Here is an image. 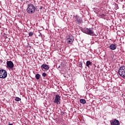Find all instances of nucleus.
Segmentation results:
<instances>
[{"mask_svg":"<svg viewBox=\"0 0 125 125\" xmlns=\"http://www.w3.org/2000/svg\"><path fill=\"white\" fill-rule=\"evenodd\" d=\"M26 11L28 14H34L36 11V6L32 3L28 4L27 5Z\"/></svg>","mask_w":125,"mask_h":125,"instance_id":"nucleus-1","label":"nucleus"},{"mask_svg":"<svg viewBox=\"0 0 125 125\" xmlns=\"http://www.w3.org/2000/svg\"><path fill=\"white\" fill-rule=\"evenodd\" d=\"M118 73L122 78H125V66H121Z\"/></svg>","mask_w":125,"mask_h":125,"instance_id":"nucleus-2","label":"nucleus"},{"mask_svg":"<svg viewBox=\"0 0 125 125\" xmlns=\"http://www.w3.org/2000/svg\"><path fill=\"white\" fill-rule=\"evenodd\" d=\"M93 28H86L84 29V32L85 33V34H86L87 35L93 36V35H94V31H93Z\"/></svg>","mask_w":125,"mask_h":125,"instance_id":"nucleus-3","label":"nucleus"},{"mask_svg":"<svg viewBox=\"0 0 125 125\" xmlns=\"http://www.w3.org/2000/svg\"><path fill=\"white\" fill-rule=\"evenodd\" d=\"M74 40V36L72 35H70L66 37V42L68 44H71L73 43Z\"/></svg>","mask_w":125,"mask_h":125,"instance_id":"nucleus-4","label":"nucleus"},{"mask_svg":"<svg viewBox=\"0 0 125 125\" xmlns=\"http://www.w3.org/2000/svg\"><path fill=\"white\" fill-rule=\"evenodd\" d=\"M7 77V72L3 69L0 70V79H5Z\"/></svg>","mask_w":125,"mask_h":125,"instance_id":"nucleus-5","label":"nucleus"},{"mask_svg":"<svg viewBox=\"0 0 125 125\" xmlns=\"http://www.w3.org/2000/svg\"><path fill=\"white\" fill-rule=\"evenodd\" d=\"M7 64V68L8 69H11V70H13L14 68V64L11 61H7L6 62Z\"/></svg>","mask_w":125,"mask_h":125,"instance_id":"nucleus-6","label":"nucleus"},{"mask_svg":"<svg viewBox=\"0 0 125 125\" xmlns=\"http://www.w3.org/2000/svg\"><path fill=\"white\" fill-rule=\"evenodd\" d=\"M74 17L75 18V21L77 24H82V23H83V18H82V17L78 15L74 16Z\"/></svg>","mask_w":125,"mask_h":125,"instance_id":"nucleus-7","label":"nucleus"},{"mask_svg":"<svg viewBox=\"0 0 125 125\" xmlns=\"http://www.w3.org/2000/svg\"><path fill=\"white\" fill-rule=\"evenodd\" d=\"M61 97H60L59 95H56L54 100V103H56L57 105H58V104H60V101L61 100Z\"/></svg>","mask_w":125,"mask_h":125,"instance_id":"nucleus-8","label":"nucleus"},{"mask_svg":"<svg viewBox=\"0 0 125 125\" xmlns=\"http://www.w3.org/2000/svg\"><path fill=\"white\" fill-rule=\"evenodd\" d=\"M110 123L111 125H120V121L117 119H113Z\"/></svg>","mask_w":125,"mask_h":125,"instance_id":"nucleus-9","label":"nucleus"},{"mask_svg":"<svg viewBox=\"0 0 125 125\" xmlns=\"http://www.w3.org/2000/svg\"><path fill=\"white\" fill-rule=\"evenodd\" d=\"M109 48L111 50H115L117 49V46L115 44H111L109 46Z\"/></svg>","mask_w":125,"mask_h":125,"instance_id":"nucleus-10","label":"nucleus"},{"mask_svg":"<svg viewBox=\"0 0 125 125\" xmlns=\"http://www.w3.org/2000/svg\"><path fill=\"white\" fill-rule=\"evenodd\" d=\"M41 68L44 69V70H49V66H48V65L47 64H42L41 66Z\"/></svg>","mask_w":125,"mask_h":125,"instance_id":"nucleus-11","label":"nucleus"},{"mask_svg":"<svg viewBox=\"0 0 125 125\" xmlns=\"http://www.w3.org/2000/svg\"><path fill=\"white\" fill-rule=\"evenodd\" d=\"M80 102L82 104H85V103H86V101L83 99H80Z\"/></svg>","mask_w":125,"mask_h":125,"instance_id":"nucleus-12","label":"nucleus"},{"mask_svg":"<svg viewBox=\"0 0 125 125\" xmlns=\"http://www.w3.org/2000/svg\"><path fill=\"white\" fill-rule=\"evenodd\" d=\"M91 62L89 61H88L86 62V66H87V67H89V65H91Z\"/></svg>","mask_w":125,"mask_h":125,"instance_id":"nucleus-13","label":"nucleus"},{"mask_svg":"<svg viewBox=\"0 0 125 125\" xmlns=\"http://www.w3.org/2000/svg\"><path fill=\"white\" fill-rule=\"evenodd\" d=\"M35 78L37 80H40V78H41V75H40V74H37L35 76Z\"/></svg>","mask_w":125,"mask_h":125,"instance_id":"nucleus-14","label":"nucleus"},{"mask_svg":"<svg viewBox=\"0 0 125 125\" xmlns=\"http://www.w3.org/2000/svg\"><path fill=\"white\" fill-rule=\"evenodd\" d=\"M15 101H17V102H19V101H21V98L19 97H16Z\"/></svg>","mask_w":125,"mask_h":125,"instance_id":"nucleus-15","label":"nucleus"},{"mask_svg":"<svg viewBox=\"0 0 125 125\" xmlns=\"http://www.w3.org/2000/svg\"><path fill=\"white\" fill-rule=\"evenodd\" d=\"M29 37H33V35H34V32H32V31H30L29 34Z\"/></svg>","mask_w":125,"mask_h":125,"instance_id":"nucleus-16","label":"nucleus"},{"mask_svg":"<svg viewBox=\"0 0 125 125\" xmlns=\"http://www.w3.org/2000/svg\"><path fill=\"white\" fill-rule=\"evenodd\" d=\"M79 65L80 68H83V62H79Z\"/></svg>","mask_w":125,"mask_h":125,"instance_id":"nucleus-17","label":"nucleus"},{"mask_svg":"<svg viewBox=\"0 0 125 125\" xmlns=\"http://www.w3.org/2000/svg\"><path fill=\"white\" fill-rule=\"evenodd\" d=\"M42 77H46V73H43L42 74Z\"/></svg>","mask_w":125,"mask_h":125,"instance_id":"nucleus-18","label":"nucleus"},{"mask_svg":"<svg viewBox=\"0 0 125 125\" xmlns=\"http://www.w3.org/2000/svg\"><path fill=\"white\" fill-rule=\"evenodd\" d=\"M21 1H25L26 0H20Z\"/></svg>","mask_w":125,"mask_h":125,"instance_id":"nucleus-19","label":"nucleus"},{"mask_svg":"<svg viewBox=\"0 0 125 125\" xmlns=\"http://www.w3.org/2000/svg\"><path fill=\"white\" fill-rule=\"evenodd\" d=\"M40 9H42V6H41V7H40Z\"/></svg>","mask_w":125,"mask_h":125,"instance_id":"nucleus-20","label":"nucleus"},{"mask_svg":"<svg viewBox=\"0 0 125 125\" xmlns=\"http://www.w3.org/2000/svg\"><path fill=\"white\" fill-rule=\"evenodd\" d=\"M8 125H13V124H9Z\"/></svg>","mask_w":125,"mask_h":125,"instance_id":"nucleus-21","label":"nucleus"},{"mask_svg":"<svg viewBox=\"0 0 125 125\" xmlns=\"http://www.w3.org/2000/svg\"><path fill=\"white\" fill-rule=\"evenodd\" d=\"M114 56H115L113 55V56L112 59H113V58H114Z\"/></svg>","mask_w":125,"mask_h":125,"instance_id":"nucleus-22","label":"nucleus"},{"mask_svg":"<svg viewBox=\"0 0 125 125\" xmlns=\"http://www.w3.org/2000/svg\"><path fill=\"white\" fill-rule=\"evenodd\" d=\"M60 65H59V66H58V68H60Z\"/></svg>","mask_w":125,"mask_h":125,"instance_id":"nucleus-23","label":"nucleus"}]
</instances>
